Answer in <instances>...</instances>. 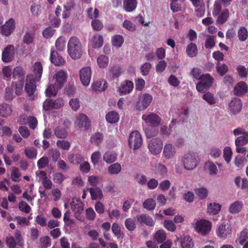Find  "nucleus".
<instances>
[{
	"mask_svg": "<svg viewBox=\"0 0 248 248\" xmlns=\"http://www.w3.org/2000/svg\"><path fill=\"white\" fill-rule=\"evenodd\" d=\"M67 78V73L64 70H56L49 78V85L46 90V95L50 97L55 96L66 83Z\"/></svg>",
	"mask_w": 248,
	"mask_h": 248,
	"instance_id": "f257e3e1",
	"label": "nucleus"
},
{
	"mask_svg": "<svg viewBox=\"0 0 248 248\" xmlns=\"http://www.w3.org/2000/svg\"><path fill=\"white\" fill-rule=\"evenodd\" d=\"M82 46L78 38L71 37L68 42L67 50L70 57L73 60L79 59L82 55Z\"/></svg>",
	"mask_w": 248,
	"mask_h": 248,
	"instance_id": "f03ea898",
	"label": "nucleus"
},
{
	"mask_svg": "<svg viewBox=\"0 0 248 248\" xmlns=\"http://www.w3.org/2000/svg\"><path fill=\"white\" fill-rule=\"evenodd\" d=\"M200 161L199 156L195 153L189 152L184 154L182 158L184 168L187 170H194Z\"/></svg>",
	"mask_w": 248,
	"mask_h": 248,
	"instance_id": "7ed1b4c3",
	"label": "nucleus"
},
{
	"mask_svg": "<svg viewBox=\"0 0 248 248\" xmlns=\"http://www.w3.org/2000/svg\"><path fill=\"white\" fill-rule=\"evenodd\" d=\"M194 230L202 236L208 235L212 229V224L208 220L199 219L194 221L192 225Z\"/></svg>",
	"mask_w": 248,
	"mask_h": 248,
	"instance_id": "20e7f679",
	"label": "nucleus"
},
{
	"mask_svg": "<svg viewBox=\"0 0 248 248\" xmlns=\"http://www.w3.org/2000/svg\"><path fill=\"white\" fill-rule=\"evenodd\" d=\"M232 227L228 222H223L219 223L216 229V234L218 238L221 240H226L232 237Z\"/></svg>",
	"mask_w": 248,
	"mask_h": 248,
	"instance_id": "39448f33",
	"label": "nucleus"
},
{
	"mask_svg": "<svg viewBox=\"0 0 248 248\" xmlns=\"http://www.w3.org/2000/svg\"><path fill=\"white\" fill-rule=\"evenodd\" d=\"M15 237L9 236L6 238L5 243L8 248H15L16 245L19 246L23 245L24 240L21 232L19 230H16Z\"/></svg>",
	"mask_w": 248,
	"mask_h": 248,
	"instance_id": "423d86ee",
	"label": "nucleus"
},
{
	"mask_svg": "<svg viewBox=\"0 0 248 248\" xmlns=\"http://www.w3.org/2000/svg\"><path fill=\"white\" fill-rule=\"evenodd\" d=\"M153 100L152 96L149 93L140 94L136 103V108L138 110H145L149 106Z\"/></svg>",
	"mask_w": 248,
	"mask_h": 248,
	"instance_id": "0eeeda50",
	"label": "nucleus"
},
{
	"mask_svg": "<svg viewBox=\"0 0 248 248\" xmlns=\"http://www.w3.org/2000/svg\"><path fill=\"white\" fill-rule=\"evenodd\" d=\"M129 145L131 148L136 150L140 148L142 144L141 134L137 131L132 132L129 137Z\"/></svg>",
	"mask_w": 248,
	"mask_h": 248,
	"instance_id": "6e6552de",
	"label": "nucleus"
},
{
	"mask_svg": "<svg viewBox=\"0 0 248 248\" xmlns=\"http://www.w3.org/2000/svg\"><path fill=\"white\" fill-rule=\"evenodd\" d=\"M201 79L196 85V89L199 92L201 93L208 90L214 81V78L209 74L204 75Z\"/></svg>",
	"mask_w": 248,
	"mask_h": 248,
	"instance_id": "1a4fd4ad",
	"label": "nucleus"
},
{
	"mask_svg": "<svg viewBox=\"0 0 248 248\" xmlns=\"http://www.w3.org/2000/svg\"><path fill=\"white\" fill-rule=\"evenodd\" d=\"M23 83L22 81L17 82L15 84H13L11 87L6 88V95L5 97L7 99L11 100L14 98V90L15 93L19 95L22 92Z\"/></svg>",
	"mask_w": 248,
	"mask_h": 248,
	"instance_id": "9d476101",
	"label": "nucleus"
},
{
	"mask_svg": "<svg viewBox=\"0 0 248 248\" xmlns=\"http://www.w3.org/2000/svg\"><path fill=\"white\" fill-rule=\"evenodd\" d=\"M15 28V20L10 18L4 24L0 26V33L5 36H9L14 31Z\"/></svg>",
	"mask_w": 248,
	"mask_h": 248,
	"instance_id": "9b49d317",
	"label": "nucleus"
},
{
	"mask_svg": "<svg viewBox=\"0 0 248 248\" xmlns=\"http://www.w3.org/2000/svg\"><path fill=\"white\" fill-rule=\"evenodd\" d=\"M92 69L89 66L82 68L79 71L80 80L83 85L88 86L92 78Z\"/></svg>",
	"mask_w": 248,
	"mask_h": 248,
	"instance_id": "f8f14e48",
	"label": "nucleus"
},
{
	"mask_svg": "<svg viewBox=\"0 0 248 248\" xmlns=\"http://www.w3.org/2000/svg\"><path fill=\"white\" fill-rule=\"evenodd\" d=\"M63 105V101L62 98H57L53 101L50 99H46L44 102L43 108L46 111L52 109H58L62 107Z\"/></svg>",
	"mask_w": 248,
	"mask_h": 248,
	"instance_id": "ddd939ff",
	"label": "nucleus"
},
{
	"mask_svg": "<svg viewBox=\"0 0 248 248\" xmlns=\"http://www.w3.org/2000/svg\"><path fill=\"white\" fill-rule=\"evenodd\" d=\"M72 210L75 213V217L80 221H83L84 218L83 217H79L77 213H79L83 210V204L81 201L78 199L73 198L70 202Z\"/></svg>",
	"mask_w": 248,
	"mask_h": 248,
	"instance_id": "4468645a",
	"label": "nucleus"
},
{
	"mask_svg": "<svg viewBox=\"0 0 248 248\" xmlns=\"http://www.w3.org/2000/svg\"><path fill=\"white\" fill-rule=\"evenodd\" d=\"M15 49L14 46H7L2 52L1 60L4 62H9L12 61L15 57Z\"/></svg>",
	"mask_w": 248,
	"mask_h": 248,
	"instance_id": "2eb2a0df",
	"label": "nucleus"
},
{
	"mask_svg": "<svg viewBox=\"0 0 248 248\" xmlns=\"http://www.w3.org/2000/svg\"><path fill=\"white\" fill-rule=\"evenodd\" d=\"M162 147L163 143L160 139H153L149 142L148 148L153 154H159L162 149Z\"/></svg>",
	"mask_w": 248,
	"mask_h": 248,
	"instance_id": "dca6fc26",
	"label": "nucleus"
},
{
	"mask_svg": "<svg viewBox=\"0 0 248 248\" xmlns=\"http://www.w3.org/2000/svg\"><path fill=\"white\" fill-rule=\"evenodd\" d=\"M37 81L35 78H33V76L31 74H29L27 76L25 89L29 95H31L36 91V82Z\"/></svg>",
	"mask_w": 248,
	"mask_h": 248,
	"instance_id": "f3484780",
	"label": "nucleus"
},
{
	"mask_svg": "<svg viewBox=\"0 0 248 248\" xmlns=\"http://www.w3.org/2000/svg\"><path fill=\"white\" fill-rule=\"evenodd\" d=\"M76 126L81 130L86 129L89 125L87 117L84 114L80 113L77 115L75 121Z\"/></svg>",
	"mask_w": 248,
	"mask_h": 248,
	"instance_id": "a211bd4d",
	"label": "nucleus"
},
{
	"mask_svg": "<svg viewBox=\"0 0 248 248\" xmlns=\"http://www.w3.org/2000/svg\"><path fill=\"white\" fill-rule=\"evenodd\" d=\"M176 154V149L172 144L168 143L165 144L163 151V155L165 159H172L175 156Z\"/></svg>",
	"mask_w": 248,
	"mask_h": 248,
	"instance_id": "6ab92c4d",
	"label": "nucleus"
},
{
	"mask_svg": "<svg viewBox=\"0 0 248 248\" xmlns=\"http://www.w3.org/2000/svg\"><path fill=\"white\" fill-rule=\"evenodd\" d=\"M36 193L34 189V185L31 184L29 186L28 188L25 190L23 193L22 197L28 202H30L32 205L31 202L35 198Z\"/></svg>",
	"mask_w": 248,
	"mask_h": 248,
	"instance_id": "aec40b11",
	"label": "nucleus"
},
{
	"mask_svg": "<svg viewBox=\"0 0 248 248\" xmlns=\"http://www.w3.org/2000/svg\"><path fill=\"white\" fill-rule=\"evenodd\" d=\"M142 119L145 123L154 126L158 125L160 122L159 117L157 115L152 113L143 115Z\"/></svg>",
	"mask_w": 248,
	"mask_h": 248,
	"instance_id": "412c9836",
	"label": "nucleus"
},
{
	"mask_svg": "<svg viewBox=\"0 0 248 248\" xmlns=\"http://www.w3.org/2000/svg\"><path fill=\"white\" fill-rule=\"evenodd\" d=\"M108 87L107 82L104 79L96 80L93 82L91 88L93 91L97 92H103L105 91Z\"/></svg>",
	"mask_w": 248,
	"mask_h": 248,
	"instance_id": "4be33fe9",
	"label": "nucleus"
},
{
	"mask_svg": "<svg viewBox=\"0 0 248 248\" xmlns=\"http://www.w3.org/2000/svg\"><path fill=\"white\" fill-rule=\"evenodd\" d=\"M103 38L101 35L95 34L89 40V45L94 48H99L103 44Z\"/></svg>",
	"mask_w": 248,
	"mask_h": 248,
	"instance_id": "5701e85b",
	"label": "nucleus"
},
{
	"mask_svg": "<svg viewBox=\"0 0 248 248\" xmlns=\"http://www.w3.org/2000/svg\"><path fill=\"white\" fill-rule=\"evenodd\" d=\"M31 71L33 74V78L36 81H39L41 79L42 72L43 66L40 62H36L31 67Z\"/></svg>",
	"mask_w": 248,
	"mask_h": 248,
	"instance_id": "b1692460",
	"label": "nucleus"
},
{
	"mask_svg": "<svg viewBox=\"0 0 248 248\" xmlns=\"http://www.w3.org/2000/svg\"><path fill=\"white\" fill-rule=\"evenodd\" d=\"M221 207V205L217 202H213L208 203L207 205V213L209 215H216L219 213Z\"/></svg>",
	"mask_w": 248,
	"mask_h": 248,
	"instance_id": "393cba45",
	"label": "nucleus"
},
{
	"mask_svg": "<svg viewBox=\"0 0 248 248\" xmlns=\"http://www.w3.org/2000/svg\"><path fill=\"white\" fill-rule=\"evenodd\" d=\"M248 91V88L247 84L244 81H240L234 86L233 92L234 94L240 96L246 93Z\"/></svg>",
	"mask_w": 248,
	"mask_h": 248,
	"instance_id": "a878e982",
	"label": "nucleus"
},
{
	"mask_svg": "<svg viewBox=\"0 0 248 248\" xmlns=\"http://www.w3.org/2000/svg\"><path fill=\"white\" fill-rule=\"evenodd\" d=\"M202 99L210 106L215 105L218 101L217 96L210 92L204 93L202 95Z\"/></svg>",
	"mask_w": 248,
	"mask_h": 248,
	"instance_id": "bb28decb",
	"label": "nucleus"
},
{
	"mask_svg": "<svg viewBox=\"0 0 248 248\" xmlns=\"http://www.w3.org/2000/svg\"><path fill=\"white\" fill-rule=\"evenodd\" d=\"M50 60L52 63L58 66H62L65 63L64 59L55 50L51 52Z\"/></svg>",
	"mask_w": 248,
	"mask_h": 248,
	"instance_id": "cd10ccee",
	"label": "nucleus"
},
{
	"mask_svg": "<svg viewBox=\"0 0 248 248\" xmlns=\"http://www.w3.org/2000/svg\"><path fill=\"white\" fill-rule=\"evenodd\" d=\"M229 109L233 114L239 113L242 109V103L240 99L234 98L230 103Z\"/></svg>",
	"mask_w": 248,
	"mask_h": 248,
	"instance_id": "c85d7f7f",
	"label": "nucleus"
},
{
	"mask_svg": "<svg viewBox=\"0 0 248 248\" xmlns=\"http://www.w3.org/2000/svg\"><path fill=\"white\" fill-rule=\"evenodd\" d=\"M134 84L131 81H125L119 88V92L121 95L129 93L133 89Z\"/></svg>",
	"mask_w": 248,
	"mask_h": 248,
	"instance_id": "c756f323",
	"label": "nucleus"
},
{
	"mask_svg": "<svg viewBox=\"0 0 248 248\" xmlns=\"http://www.w3.org/2000/svg\"><path fill=\"white\" fill-rule=\"evenodd\" d=\"M204 169L210 175L214 176L217 174L218 170L214 162L208 160L205 163Z\"/></svg>",
	"mask_w": 248,
	"mask_h": 248,
	"instance_id": "7c9ffc66",
	"label": "nucleus"
},
{
	"mask_svg": "<svg viewBox=\"0 0 248 248\" xmlns=\"http://www.w3.org/2000/svg\"><path fill=\"white\" fill-rule=\"evenodd\" d=\"M137 219L140 223H143L148 226H153L155 223L152 217L146 214L140 215L137 217Z\"/></svg>",
	"mask_w": 248,
	"mask_h": 248,
	"instance_id": "2f4dec72",
	"label": "nucleus"
},
{
	"mask_svg": "<svg viewBox=\"0 0 248 248\" xmlns=\"http://www.w3.org/2000/svg\"><path fill=\"white\" fill-rule=\"evenodd\" d=\"M235 242L240 245L248 243V230L244 229L238 235Z\"/></svg>",
	"mask_w": 248,
	"mask_h": 248,
	"instance_id": "473e14b6",
	"label": "nucleus"
},
{
	"mask_svg": "<svg viewBox=\"0 0 248 248\" xmlns=\"http://www.w3.org/2000/svg\"><path fill=\"white\" fill-rule=\"evenodd\" d=\"M243 207L242 202L237 201L232 203L228 208L229 212L232 214H236L241 212Z\"/></svg>",
	"mask_w": 248,
	"mask_h": 248,
	"instance_id": "72a5a7b5",
	"label": "nucleus"
},
{
	"mask_svg": "<svg viewBox=\"0 0 248 248\" xmlns=\"http://www.w3.org/2000/svg\"><path fill=\"white\" fill-rule=\"evenodd\" d=\"M89 192L93 200H101L103 197L102 190L98 187L89 188Z\"/></svg>",
	"mask_w": 248,
	"mask_h": 248,
	"instance_id": "f704fd0d",
	"label": "nucleus"
},
{
	"mask_svg": "<svg viewBox=\"0 0 248 248\" xmlns=\"http://www.w3.org/2000/svg\"><path fill=\"white\" fill-rule=\"evenodd\" d=\"M13 110L10 105L3 103L0 105V115L2 117H8L12 113Z\"/></svg>",
	"mask_w": 248,
	"mask_h": 248,
	"instance_id": "c9c22d12",
	"label": "nucleus"
},
{
	"mask_svg": "<svg viewBox=\"0 0 248 248\" xmlns=\"http://www.w3.org/2000/svg\"><path fill=\"white\" fill-rule=\"evenodd\" d=\"M182 248H193L194 243L192 238L188 235L184 236L180 242Z\"/></svg>",
	"mask_w": 248,
	"mask_h": 248,
	"instance_id": "e433bc0d",
	"label": "nucleus"
},
{
	"mask_svg": "<svg viewBox=\"0 0 248 248\" xmlns=\"http://www.w3.org/2000/svg\"><path fill=\"white\" fill-rule=\"evenodd\" d=\"M137 6L136 0H124L123 2V7L127 12H131L134 11Z\"/></svg>",
	"mask_w": 248,
	"mask_h": 248,
	"instance_id": "4c0bfd02",
	"label": "nucleus"
},
{
	"mask_svg": "<svg viewBox=\"0 0 248 248\" xmlns=\"http://www.w3.org/2000/svg\"><path fill=\"white\" fill-rule=\"evenodd\" d=\"M106 119L108 123L113 124L117 123L119 121L120 117L117 112L112 111L108 112L106 114Z\"/></svg>",
	"mask_w": 248,
	"mask_h": 248,
	"instance_id": "58836bf2",
	"label": "nucleus"
},
{
	"mask_svg": "<svg viewBox=\"0 0 248 248\" xmlns=\"http://www.w3.org/2000/svg\"><path fill=\"white\" fill-rule=\"evenodd\" d=\"M117 154L114 152L110 151L105 152L103 155V159L108 164L115 162L117 159Z\"/></svg>",
	"mask_w": 248,
	"mask_h": 248,
	"instance_id": "ea45409f",
	"label": "nucleus"
},
{
	"mask_svg": "<svg viewBox=\"0 0 248 248\" xmlns=\"http://www.w3.org/2000/svg\"><path fill=\"white\" fill-rule=\"evenodd\" d=\"M25 75L24 69L21 66H16L13 70V76L15 79L20 80L19 82L22 81ZM19 82V81L18 82Z\"/></svg>",
	"mask_w": 248,
	"mask_h": 248,
	"instance_id": "a19ab883",
	"label": "nucleus"
},
{
	"mask_svg": "<svg viewBox=\"0 0 248 248\" xmlns=\"http://www.w3.org/2000/svg\"><path fill=\"white\" fill-rule=\"evenodd\" d=\"M68 159L70 163L78 165L82 162L84 157L79 154H71L69 155Z\"/></svg>",
	"mask_w": 248,
	"mask_h": 248,
	"instance_id": "79ce46f5",
	"label": "nucleus"
},
{
	"mask_svg": "<svg viewBox=\"0 0 248 248\" xmlns=\"http://www.w3.org/2000/svg\"><path fill=\"white\" fill-rule=\"evenodd\" d=\"M104 136L101 133H96L92 135L90 138V141L92 143L98 146L103 141Z\"/></svg>",
	"mask_w": 248,
	"mask_h": 248,
	"instance_id": "37998d69",
	"label": "nucleus"
},
{
	"mask_svg": "<svg viewBox=\"0 0 248 248\" xmlns=\"http://www.w3.org/2000/svg\"><path fill=\"white\" fill-rule=\"evenodd\" d=\"M109 62L108 58L104 55H101L97 58V65L100 68H105L107 67Z\"/></svg>",
	"mask_w": 248,
	"mask_h": 248,
	"instance_id": "c03bdc74",
	"label": "nucleus"
},
{
	"mask_svg": "<svg viewBox=\"0 0 248 248\" xmlns=\"http://www.w3.org/2000/svg\"><path fill=\"white\" fill-rule=\"evenodd\" d=\"M186 53L190 57H195L198 53V49L196 44L191 43L186 48Z\"/></svg>",
	"mask_w": 248,
	"mask_h": 248,
	"instance_id": "a18cd8bd",
	"label": "nucleus"
},
{
	"mask_svg": "<svg viewBox=\"0 0 248 248\" xmlns=\"http://www.w3.org/2000/svg\"><path fill=\"white\" fill-rule=\"evenodd\" d=\"M124 42V37L121 35L116 34L112 37L111 43L115 47H120L123 45Z\"/></svg>",
	"mask_w": 248,
	"mask_h": 248,
	"instance_id": "49530a36",
	"label": "nucleus"
},
{
	"mask_svg": "<svg viewBox=\"0 0 248 248\" xmlns=\"http://www.w3.org/2000/svg\"><path fill=\"white\" fill-rule=\"evenodd\" d=\"M122 170V166L119 163H115L110 165L108 169V172L111 175L119 174Z\"/></svg>",
	"mask_w": 248,
	"mask_h": 248,
	"instance_id": "de8ad7c7",
	"label": "nucleus"
},
{
	"mask_svg": "<svg viewBox=\"0 0 248 248\" xmlns=\"http://www.w3.org/2000/svg\"><path fill=\"white\" fill-rule=\"evenodd\" d=\"M66 39L62 37H59L55 42V46L56 49L60 51H62L65 48Z\"/></svg>",
	"mask_w": 248,
	"mask_h": 248,
	"instance_id": "09e8293b",
	"label": "nucleus"
},
{
	"mask_svg": "<svg viewBox=\"0 0 248 248\" xmlns=\"http://www.w3.org/2000/svg\"><path fill=\"white\" fill-rule=\"evenodd\" d=\"M154 238L158 243H161L165 240L166 233L164 230H159L155 233Z\"/></svg>",
	"mask_w": 248,
	"mask_h": 248,
	"instance_id": "8fccbe9b",
	"label": "nucleus"
},
{
	"mask_svg": "<svg viewBox=\"0 0 248 248\" xmlns=\"http://www.w3.org/2000/svg\"><path fill=\"white\" fill-rule=\"evenodd\" d=\"M216 70L217 73L221 76H224L228 71V67L225 63L217 62L216 65Z\"/></svg>",
	"mask_w": 248,
	"mask_h": 248,
	"instance_id": "3c124183",
	"label": "nucleus"
},
{
	"mask_svg": "<svg viewBox=\"0 0 248 248\" xmlns=\"http://www.w3.org/2000/svg\"><path fill=\"white\" fill-rule=\"evenodd\" d=\"M248 143V133L238 136L235 140V146H244Z\"/></svg>",
	"mask_w": 248,
	"mask_h": 248,
	"instance_id": "603ef678",
	"label": "nucleus"
},
{
	"mask_svg": "<svg viewBox=\"0 0 248 248\" xmlns=\"http://www.w3.org/2000/svg\"><path fill=\"white\" fill-rule=\"evenodd\" d=\"M238 37L241 41H244L248 38V31L245 27L242 26L239 29Z\"/></svg>",
	"mask_w": 248,
	"mask_h": 248,
	"instance_id": "864d4df0",
	"label": "nucleus"
},
{
	"mask_svg": "<svg viewBox=\"0 0 248 248\" xmlns=\"http://www.w3.org/2000/svg\"><path fill=\"white\" fill-rule=\"evenodd\" d=\"M31 14L35 16H38L41 13V6L39 2L33 3L30 7Z\"/></svg>",
	"mask_w": 248,
	"mask_h": 248,
	"instance_id": "5fc2aeb1",
	"label": "nucleus"
},
{
	"mask_svg": "<svg viewBox=\"0 0 248 248\" xmlns=\"http://www.w3.org/2000/svg\"><path fill=\"white\" fill-rule=\"evenodd\" d=\"M156 206L155 201L151 198L148 199L143 203V207L147 210H153Z\"/></svg>",
	"mask_w": 248,
	"mask_h": 248,
	"instance_id": "6e6d98bb",
	"label": "nucleus"
},
{
	"mask_svg": "<svg viewBox=\"0 0 248 248\" xmlns=\"http://www.w3.org/2000/svg\"><path fill=\"white\" fill-rule=\"evenodd\" d=\"M55 135L59 138H65L67 136V130L62 126H58L55 130Z\"/></svg>",
	"mask_w": 248,
	"mask_h": 248,
	"instance_id": "4d7b16f0",
	"label": "nucleus"
},
{
	"mask_svg": "<svg viewBox=\"0 0 248 248\" xmlns=\"http://www.w3.org/2000/svg\"><path fill=\"white\" fill-rule=\"evenodd\" d=\"M67 178V176L61 172H56L53 175V181L55 183L61 184Z\"/></svg>",
	"mask_w": 248,
	"mask_h": 248,
	"instance_id": "13d9d810",
	"label": "nucleus"
},
{
	"mask_svg": "<svg viewBox=\"0 0 248 248\" xmlns=\"http://www.w3.org/2000/svg\"><path fill=\"white\" fill-rule=\"evenodd\" d=\"M63 221L65 225L71 227L76 224L75 220L70 218V212L69 210L67 211L64 213L63 216Z\"/></svg>",
	"mask_w": 248,
	"mask_h": 248,
	"instance_id": "bf43d9fd",
	"label": "nucleus"
},
{
	"mask_svg": "<svg viewBox=\"0 0 248 248\" xmlns=\"http://www.w3.org/2000/svg\"><path fill=\"white\" fill-rule=\"evenodd\" d=\"M20 176L21 173L17 168L13 167L11 168V177L13 181H19Z\"/></svg>",
	"mask_w": 248,
	"mask_h": 248,
	"instance_id": "052dcab7",
	"label": "nucleus"
},
{
	"mask_svg": "<svg viewBox=\"0 0 248 248\" xmlns=\"http://www.w3.org/2000/svg\"><path fill=\"white\" fill-rule=\"evenodd\" d=\"M232 155V152L230 147L226 146L223 150V157L225 161L229 163L230 162Z\"/></svg>",
	"mask_w": 248,
	"mask_h": 248,
	"instance_id": "680f3d73",
	"label": "nucleus"
},
{
	"mask_svg": "<svg viewBox=\"0 0 248 248\" xmlns=\"http://www.w3.org/2000/svg\"><path fill=\"white\" fill-rule=\"evenodd\" d=\"M13 72V70L12 67L9 66H5L2 69V74L3 78L7 80L11 79Z\"/></svg>",
	"mask_w": 248,
	"mask_h": 248,
	"instance_id": "e2e57ef3",
	"label": "nucleus"
},
{
	"mask_svg": "<svg viewBox=\"0 0 248 248\" xmlns=\"http://www.w3.org/2000/svg\"><path fill=\"white\" fill-rule=\"evenodd\" d=\"M26 156L30 159H35L37 156L36 150L32 147H28L25 149Z\"/></svg>",
	"mask_w": 248,
	"mask_h": 248,
	"instance_id": "0e129e2a",
	"label": "nucleus"
},
{
	"mask_svg": "<svg viewBox=\"0 0 248 248\" xmlns=\"http://www.w3.org/2000/svg\"><path fill=\"white\" fill-rule=\"evenodd\" d=\"M163 225L166 230L171 232H174L176 229V225L171 220H165Z\"/></svg>",
	"mask_w": 248,
	"mask_h": 248,
	"instance_id": "69168bd1",
	"label": "nucleus"
},
{
	"mask_svg": "<svg viewBox=\"0 0 248 248\" xmlns=\"http://www.w3.org/2000/svg\"><path fill=\"white\" fill-rule=\"evenodd\" d=\"M195 193L200 199H204L207 197L208 191L205 187H200L196 189Z\"/></svg>",
	"mask_w": 248,
	"mask_h": 248,
	"instance_id": "338daca9",
	"label": "nucleus"
},
{
	"mask_svg": "<svg viewBox=\"0 0 248 248\" xmlns=\"http://www.w3.org/2000/svg\"><path fill=\"white\" fill-rule=\"evenodd\" d=\"M229 16V12L228 10L226 9L223 10L220 15L218 16L217 22L222 24L225 22Z\"/></svg>",
	"mask_w": 248,
	"mask_h": 248,
	"instance_id": "774afa93",
	"label": "nucleus"
}]
</instances>
